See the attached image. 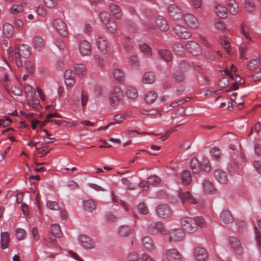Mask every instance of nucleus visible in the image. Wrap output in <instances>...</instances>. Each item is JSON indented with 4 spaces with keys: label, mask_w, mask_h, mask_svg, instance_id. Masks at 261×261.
<instances>
[{
    "label": "nucleus",
    "mask_w": 261,
    "mask_h": 261,
    "mask_svg": "<svg viewBox=\"0 0 261 261\" xmlns=\"http://www.w3.org/2000/svg\"><path fill=\"white\" fill-rule=\"evenodd\" d=\"M30 47L26 44H21L16 47L15 50L10 48L8 50V58L10 62L15 61L16 65L19 67L22 65L21 57L28 58L30 55Z\"/></svg>",
    "instance_id": "1"
},
{
    "label": "nucleus",
    "mask_w": 261,
    "mask_h": 261,
    "mask_svg": "<svg viewBox=\"0 0 261 261\" xmlns=\"http://www.w3.org/2000/svg\"><path fill=\"white\" fill-rule=\"evenodd\" d=\"M181 224L183 229L190 233L196 232L198 227L204 228L206 226L204 219L201 217H196L193 218L184 217L181 220Z\"/></svg>",
    "instance_id": "2"
},
{
    "label": "nucleus",
    "mask_w": 261,
    "mask_h": 261,
    "mask_svg": "<svg viewBox=\"0 0 261 261\" xmlns=\"http://www.w3.org/2000/svg\"><path fill=\"white\" fill-rule=\"evenodd\" d=\"M51 234L45 239V243L47 246L51 247H54L57 244V240L56 238H60L62 237L61 230L59 225L57 224H53L51 225Z\"/></svg>",
    "instance_id": "3"
},
{
    "label": "nucleus",
    "mask_w": 261,
    "mask_h": 261,
    "mask_svg": "<svg viewBox=\"0 0 261 261\" xmlns=\"http://www.w3.org/2000/svg\"><path fill=\"white\" fill-rule=\"evenodd\" d=\"M24 90L27 96L31 97L28 100V105L37 110L41 108L42 107L39 103V100L37 99H34L33 97L36 95L34 89L30 85H25L24 86Z\"/></svg>",
    "instance_id": "4"
},
{
    "label": "nucleus",
    "mask_w": 261,
    "mask_h": 261,
    "mask_svg": "<svg viewBox=\"0 0 261 261\" xmlns=\"http://www.w3.org/2000/svg\"><path fill=\"white\" fill-rule=\"evenodd\" d=\"M110 96V101L111 105H117L123 97V93L121 89L117 87H114Z\"/></svg>",
    "instance_id": "5"
},
{
    "label": "nucleus",
    "mask_w": 261,
    "mask_h": 261,
    "mask_svg": "<svg viewBox=\"0 0 261 261\" xmlns=\"http://www.w3.org/2000/svg\"><path fill=\"white\" fill-rule=\"evenodd\" d=\"M54 28L59 32V33L64 37L68 35V32L66 24L61 19H57L55 20Z\"/></svg>",
    "instance_id": "6"
},
{
    "label": "nucleus",
    "mask_w": 261,
    "mask_h": 261,
    "mask_svg": "<svg viewBox=\"0 0 261 261\" xmlns=\"http://www.w3.org/2000/svg\"><path fill=\"white\" fill-rule=\"evenodd\" d=\"M78 240L80 244L85 249H91L95 247L93 241L86 235H80L78 237Z\"/></svg>",
    "instance_id": "7"
},
{
    "label": "nucleus",
    "mask_w": 261,
    "mask_h": 261,
    "mask_svg": "<svg viewBox=\"0 0 261 261\" xmlns=\"http://www.w3.org/2000/svg\"><path fill=\"white\" fill-rule=\"evenodd\" d=\"M168 11L170 16L175 20H179L182 18L180 9L174 4H171L169 6Z\"/></svg>",
    "instance_id": "8"
},
{
    "label": "nucleus",
    "mask_w": 261,
    "mask_h": 261,
    "mask_svg": "<svg viewBox=\"0 0 261 261\" xmlns=\"http://www.w3.org/2000/svg\"><path fill=\"white\" fill-rule=\"evenodd\" d=\"M174 33L180 38L187 39L191 36L188 29L183 25L176 24L174 27Z\"/></svg>",
    "instance_id": "9"
},
{
    "label": "nucleus",
    "mask_w": 261,
    "mask_h": 261,
    "mask_svg": "<svg viewBox=\"0 0 261 261\" xmlns=\"http://www.w3.org/2000/svg\"><path fill=\"white\" fill-rule=\"evenodd\" d=\"M170 242H179L182 241L185 237L183 230L181 228L172 229L169 232Z\"/></svg>",
    "instance_id": "10"
},
{
    "label": "nucleus",
    "mask_w": 261,
    "mask_h": 261,
    "mask_svg": "<svg viewBox=\"0 0 261 261\" xmlns=\"http://www.w3.org/2000/svg\"><path fill=\"white\" fill-rule=\"evenodd\" d=\"M186 46L191 54L194 56H200L202 55V50L200 45L196 42L193 41H189L187 42Z\"/></svg>",
    "instance_id": "11"
},
{
    "label": "nucleus",
    "mask_w": 261,
    "mask_h": 261,
    "mask_svg": "<svg viewBox=\"0 0 261 261\" xmlns=\"http://www.w3.org/2000/svg\"><path fill=\"white\" fill-rule=\"evenodd\" d=\"M166 258L168 261H181L179 252L175 249H170L166 251Z\"/></svg>",
    "instance_id": "12"
},
{
    "label": "nucleus",
    "mask_w": 261,
    "mask_h": 261,
    "mask_svg": "<svg viewBox=\"0 0 261 261\" xmlns=\"http://www.w3.org/2000/svg\"><path fill=\"white\" fill-rule=\"evenodd\" d=\"M179 197L182 202L188 201L191 204H195L197 203V200L192 194L188 191L180 192Z\"/></svg>",
    "instance_id": "13"
},
{
    "label": "nucleus",
    "mask_w": 261,
    "mask_h": 261,
    "mask_svg": "<svg viewBox=\"0 0 261 261\" xmlns=\"http://www.w3.org/2000/svg\"><path fill=\"white\" fill-rule=\"evenodd\" d=\"M79 51L83 56H88L91 53V46L90 43L87 40L81 41L79 45Z\"/></svg>",
    "instance_id": "14"
},
{
    "label": "nucleus",
    "mask_w": 261,
    "mask_h": 261,
    "mask_svg": "<svg viewBox=\"0 0 261 261\" xmlns=\"http://www.w3.org/2000/svg\"><path fill=\"white\" fill-rule=\"evenodd\" d=\"M215 179L222 184H225L227 182L228 178L225 172L221 169H216L214 172Z\"/></svg>",
    "instance_id": "15"
},
{
    "label": "nucleus",
    "mask_w": 261,
    "mask_h": 261,
    "mask_svg": "<svg viewBox=\"0 0 261 261\" xmlns=\"http://www.w3.org/2000/svg\"><path fill=\"white\" fill-rule=\"evenodd\" d=\"M184 19L187 25L190 28L196 29L199 27V22L196 17L192 14H187L185 15Z\"/></svg>",
    "instance_id": "16"
},
{
    "label": "nucleus",
    "mask_w": 261,
    "mask_h": 261,
    "mask_svg": "<svg viewBox=\"0 0 261 261\" xmlns=\"http://www.w3.org/2000/svg\"><path fill=\"white\" fill-rule=\"evenodd\" d=\"M194 255L198 261H205L208 258L207 253L202 247H196L195 249Z\"/></svg>",
    "instance_id": "17"
},
{
    "label": "nucleus",
    "mask_w": 261,
    "mask_h": 261,
    "mask_svg": "<svg viewBox=\"0 0 261 261\" xmlns=\"http://www.w3.org/2000/svg\"><path fill=\"white\" fill-rule=\"evenodd\" d=\"M156 213L160 217L165 218L171 215V211L168 205L166 204L159 205L156 208Z\"/></svg>",
    "instance_id": "18"
},
{
    "label": "nucleus",
    "mask_w": 261,
    "mask_h": 261,
    "mask_svg": "<svg viewBox=\"0 0 261 261\" xmlns=\"http://www.w3.org/2000/svg\"><path fill=\"white\" fill-rule=\"evenodd\" d=\"M109 9L113 17L116 19H120L122 16L121 7L115 3H111L109 5Z\"/></svg>",
    "instance_id": "19"
},
{
    "label": "nucleus",
    "mask_w": 261,
    "mask_h": 261,
    "mask_svg": "<svg viewBox=\"0 0 261 261\" xmlns=\"http://www.w3.org/2000/svg\"><path fill=\"white\" fill-rule=\"evenodd\" d=\"M96 44L99 50L103 53L107 52L108 43L106 37L104 35H100L96 39Z\"/></svg>",
    "instance_id": "20"
},
{
    "label": "nucleus",
    "mask_w": 261,
    "mask_h": 261,
    "mask_svg": "<svg viewBox=\"0 0 261 261\" xmlns=\"http://www.w3.org/2000/svg\"><path fill=\"white\" fill-rule=\"evenodd\" d=\"M155 81V74L153 72H145L142 77V82L144 84H152Z\"/></svg>",
    "instance_id": "21"
},
{
    "label": "nucleus",
    "mask_w": 261,
    "mask_h": 261,
    "mask_svg": "<svg viewBox=\"0 0 261 261\" xmlns=\"http://www.w3.org/2000/svg\"><path fill=\"white\" fill-rule=\"evenodd\" d=\"M220 220L225 224H229L233 222V217L230 211L223 210L220 215Z\"/></svg>",
    "instance_id": "22"
},
{
    "label": "nucleus",
    "mask_w": 261,
    "mask_h": 261,
    "mask_svg": "<svg viewBox=\"0 0 261 261\" xmlns=\"http://www.w3.org/2000/svg\"><path fill=\"white\" fill-rule=\"evenodd\" d=\"M214 12L216 15L220 18H225L227 17L226 8L222 4H217L214 7Z\"/></svg>",
    "instance_id": "23"
},
{
    "label": "nucleus",
    "mask_w": 261,
    "mask_h": 261,
    "mask_svg": "<svg viewBox=\"0 0 261 261\" xmlns=\"http://www.w3.org/2000/svg\"><path fill=\"white\" fill-rule=\"evenodd\" d=\"M156 23L161 31H167L169 29V25L167 20L162 16H159L156 18Z\"/></svg>",
    "instance_id": "24"
},
{
    "label": "nucleus",
    "mask_w": 261,
    "mask_h": 261,
    "mask_svg": "<svg viewBox=\"0 0 261 261\" xmlns=\"http://www.w3.org/2000/svg\"><path fill=\"white\" fill-rule=\"evenodd\" d=\"M96 202L93 199H89L83 202V208L87 211L92 212L96 209Z\"/></svg>",
    "instance_id": "25"
},
{
    "label": "nucleus",
    "mask_w": 261,
    "mask_h": 261,
    "mask_svg": "<svg viewBox=\"0 0 261 261\" xmlns=\"http://www.w3.org/2000/svg\"><path fill=\"white\" fill-rule=\"evenodd\" d=\"M46 119L43 121H40L37 120H34L32 121V127L33 129H35L37 126H38L40 128H42L44 126L47 121H49V119L53 117H57L58 118H62L61 115H46Z\"/></svg>",
    "instance_id": "26"
},
{
    "label": "nucleus",
    "mask_w": 261,
    "mask_h": 261,
    "mask_svg": "<svg viewBox=\"0 0 261 261\" xmlns=\"http://www.w3.org/2000/svg\"><path fill=\"white\" fill-rule=\"evenodd\" d=\"M142 246L144 248L148 251H151L154 249L153 241L150 237L145 236L142 239Z\"/></svg>",
    "instance_id": "27"
},
{
    "label": "nucleus",
    "mask_w": 261,
    "mask_h": 261,
    "mask_svg": "<svg viewBox=\"0 0 261 261\" xmlns=\"http://www.w3.org/2000/svg\"><path fill=\"white\" fill-rule=\"evenodd\" d=\"M202 185L204 191L210 195L214 194L217 190L210 180H204L203 181Z\"/></svg>",
    "instance_id": "28"
},
{
    "label": "nucleus",
    "mask_w": 261,
    "mask_h": 261,
    "mask_svg": "<svg viewBox=\"0 0 261 261\" xmlns=\"http://www.w3.org/2000/svg\"><path fill=\"white\" fill-rule=\"evenodd\" d=\"M190 167L193 173L197 174L201 171L200 162L195 158H192L190 162Z\"/></svg>",
    "instance_id": "29"
},
{
    "label": "nucleus",
    "mask_w": 261,
    "mask_h": 261,
    "mask_svg": "<svg viewBox=\"0 0 261 261\" xmlns=\"http://www.w3.org/2000/svg\"><path fill=\"white\" fill-rule=\"evenodd\" d=\"M25 6L26 4L25 3H21V4H14L12 6L10 12L11 14L14 15L21 13L23 11Z\"/></svg>",
    "instance_id": "30"
},
{
    "label": "nucleus",
    "mask_w": 261,
    "mask_h": 261,
    "mask_svg": "<svg viewBox=\"0 0 261 261\" xmlns=\"http://www.w3.org/2000/svg\"><path fill=\"white\" fill-rule=\"evenodd\" d=\"M226 3L230 13L235 15L238 12L239 7L234 0H227Z\"/></svg>",
    "instance_id": "31"
},
{
    "label": "nucleus",
    "mask_w": 261,
    "mask_h": 261,
    "mask_svg": "<svg viewBox=\"0 0 261 261\" xmlns=\"http://www.w3.org/2000/svg\"><path fill=\"white\" fill-rule=\"evenodd\" d=\"M159 54L161 58L167 62H169L172 60V54L166 49H162L159 50Z\"/></svg>",
    "instance_id": "32"
},
{
    "label": "nucleus",
    "mask_w": 261,
    "mask_h": 261,
    "mask_svg": "<svg viewBox=\"0 0 261 261\" xmlns=\"http://www.w3.org/2000/svg\"><path fill=\"white\" fill-rule=\"evenodd\" d=\"M230 243L233 246L234 249L237 251V253L240 254L242 250V246L241 245L240 241L238 239L234 237H231L230 238Z\"/></svg>",
    "instance_id": "33"
},
{
    "label": "nucleus",
    "mask_w": 261,
    "mask_h": 261,
    "mask_svg": "<svg viewBox=\"0 0 261 261\" xmlns=\"http://www.w3.org/2000/svg\"><path fill=\"white\" fill-rule=\"evenodd\" d=\"M261 220H258L255 227V240L258 246L261 248Z\"/></svg>",
    "instance_id": "34"
},
{
    "label": "nucleus",
    "mask_w": 261,
    "mask_h": 261,
    "mask_svg": "<svg viewBox=\"0 0 261 261\" xmlns=\"http://www.w3.org/2000/svg\"><path fill=\"white\" fill-rule=\"evenodd\" d=\"M14 29L12 24L8 23L4 24L3 26V32L6 37L9 38L11 37L14 33Z\"/></svg>",
    "instance_id": "35"
},
{
    "label": "nucleus",
    "mask_w": 261,
    "mask_h": 261,
    "mask_svg": "<svg viewBox=\"0 0 261 261\" xmlns=\"http://www.w3.org/2000/svg\"><path fill=\"white\" fill-rule=\"evenodd\" d=\"M113 75L116 79L118 82L121 84H122L124 82V74L123 71L119 69H115L113 71Z\"/></svg>",
    "instance_id": "36"
},
{
    "label": "nucleus",
    "mask_w": 261,
    "mask_h": 261,
    "mask_svg": "<svg viewBox=\"0 0 261 261\" xmlns=\"http://www.w3.org/2000/svg\"><path fill=\"white\" fill-rule=\"evenodd\" d=\"M180 178L185 184H188L191 181V175L190 171L185 170L180 174Z\"/></svg>",
    "instance_id": "37"
},
{
    "label": "nucleus",
    "mask_w": 261,
    "mask_h": 261,
    "mask_svg": "<svg viewBox=\"0 0 261 261\" xmlns=\"http://www.w3.org/2000/svg\"><path fill=\"white\" fill-rule=\"evenodd\" d=\"M10 236L8 232H4L1 234V245L3 249L8 247L9 243Z\"/></svg>",
    "instance_id": "38"
},
{
    "label": "nucleus",
    "mask_w": 261,
    "mask_h": 261,
    "mask_svg": "<svg viewBox=\"0 0 261 261\" xmlns=\"http://www.w3.org/2000/svg\"><path fill=\"white\" fill-rule=\"evenodd\" d=\"M158 97V94L156 92L153 91H150L148 92L145 96V101L149 103H151L154 101Z\"/></svg>",
    "instance_id": "39"
},
{
    "label": "nucleus",
    "mask_w": 261,
    "mask_h": 261,
    "mask_svg": "<svg viewBox=\"0 0 261 261\" xmlns=\"http://www.w3.org/2000/svg\"><path fill=\"white\" fill-rule=\"evenodd\" d=\"M33 46L35 48H41L44 46V39L40 36H36L33 39Z\"/></svg>",
    "instance_id": "40"
},
{
    "label": "nucleus",
    "mask_w": 261,
    "mask_h": 261,
    "mask_svg": "<svg viewBox=\"0 0 261 261\" xmlns=\"http://www.w3.org/2000/svg\"><path fill=\"white\" fill-rule=\"evenodd\" d=\"M125 119V115H114V122L110 123L109 125L107 126H105L103 127H100L99 128V130L100 129H106L108 127V126L113 124H119L122 122H123Z\"/></svg>",
    "instance_id": "41"
},
{
    "label": "nucleus",
    "mask_w": 261,
    "mask_h": 261,
    "mask_svg": "<svg viewBox=\"0 0 261 261\" xmlns=\"http://www.w3.org/2000/svg\"><path fill=\"white\" fill-rule=\"evenodd\" d=\"M126 94L129 98L132 99L136 98L138 96V92L136 89L133 87H127Z\"/></svg>",
    "instance_id": "42"
},
{
    "label": "nucleus",
    "mask_w": 261,
    "mask_h": 261,
    "mask_svg": "<svg viewBox=\"0 0 261 261\" xmlns=\"http://www.w3.org/2000/svg\"><path fill=\"white\" fill-rule=\"evenodd\" d=\"M99 18L100 21L105 24L113 19L111 17L110 14L106 11H103L100 13L99 15Z\"/></svg>",
    "instance_id": "43"
},
{
    "label": "nucleus",
    "mask_w": 261,
    "mask_h": 261,
    "mask_svg": "<svg viewBox=\"0 0 261 261\" xmlns=\"http://www.w3.org/2000/svg\"><path fill=\"white\" fill-rule=\"evenodd\" d=\"M130 232V228L128 226L123 225L119 228V233L122 237H127Z\"/></svg>",
    "instance_id": "44"
},
{
    "label": "nucleus",
    "mask_w": 261,
    "mask_h": 261,
    "mask_svg": "<svg viewBox=\"0 0 261 261\" xmlns=\"http://www.w3.org/2000/svg\"><path fill=\"white\" fill-rule=\"evenodd\" d=\"M74 70L76 73L80 75H84L86 73V66L83 64H76L74 66Z\"/></svg>",
    "instance_id": "45"
},
{
    "label": "nucleus",
    "mask_w": 261,
    "mask_h": 261,
    "mask_svg": "<svg viewBox=\"0 0 261 261\" xmlns=\"http://www.w3.org/2000/svg\"><path fill=\"white\" fill-rule=\"evenodd\" d=\"M105 25L108 31L111 33H114L117 30V25L113 19H112L111 21H110V22H109L108 23H106Z\"/></svg>",
    "instance_id": "46"
},
{
    "label": "nucleus",
    "mask_w": 261,
    "mask_h": 261,
    "mask_svg": "<svg viewBox=\"0 0 261 261\" xmlns=\"http://www.w3.org/2000/svg\"><path fill=\"white\" fill-rule=\"evenodd\" d=\"M220 43L221 45L224 48L227 53H229L231 50L229 42L227 40L225 37L220 38Z\"/></svg>",
    "instance_id": "47"
},
{
    "label": "nucleus",
    "mask_w": 261,
    "mask_h": 261,
    "mask_svg": "<svg viewBox=\"0 0 261 261\" xmlns=\"http://www.w3.org/2000/svg\"><path fill=\"white\" fill-rule=\"evenodd\" d=\"M137 208L139 212L143 215H146L149 212L147 206L143 202L140 203L137 206Z\"/></svg>",
    "instance_id": "48"
},
{
    "label": "nucleus",
    "mask_w": 261,
    "mask_h": 261,
    "mask_svg": "<svg viewBox=\"0 0 261 261\" xmlns=\"http://www.w3.org/2000/svg\"><path fill=\"white\" fill-rule=\"evenodd\" d=\"M245 8L248 12L251 13L255 10V5L253 0H245Z\"/></svg>",
    "instance_id": "49"
},
{
    "label": "nucleus",
    "mask_w": 261,
    "mask_h": 261,
    "mask_svg": "<svg viewBox=\"0 0 261 261\" xmlns=\"http://www.w3.org/2000/svg\"><path fill=\"white\" fill-rule=\"evenodd\" d=\"M127 261H142L139 255L135 252H132L127 256Z\"/></svg>",
    "instance_id": "50"
},
{
    "label": "nucleus",
    "mask_w": 261,
    "mask_h": 261,
    "mask_svg": "<svg viewBox=\"0 0 261 261\" xmlns=\"http://www.w3.org/2000/svg\"><path fill=\"white\" fill-rule=\"evenodd\" d=\"M139 47L141 50V51L144 54L147 55H151V49L148 45L146 44H140L139 45Z\"/></svg>",
    "instance_id": "51"
},
{
    "label": "nucleus",
    "mask_w": 261,
    "mask_h": 261,
    "mask_svg": "<svg viewBox=\"0 0 261 261\" xmlns=\"http://www.w3.org/2000/svg\"><path fill=\"white\" fill-rule=\"evenodd\" d=\"M46 206L49 209L53 211L59 210V206L58 205V204L55 201H53L50 200L47 201Z\"/></svg>",
    "instance_id": "52"
},
{
    "label": "nucleus",
    "mask_w": 261,
    "mask_h": 261,
    "mask_svg": "<svg viewBox=\"0 0 261 261\" xmlns=\"http://www.w3.org/2000/svg\"><path fill=\"white\" fill-rule=\"evenodd\" d=\"M174 51L178 54H181L184 51V47L183 45L180 43H175L173 47Z\"/></svg>",
    "instance_id": "53"
},
{
    "label": "nucleus",
    "mask_w": 261,
    "mask_h": 261,
    "mask_svg": "<svg viewBox=\"0 0 261 261\" xmlns=\"http://www.w3.org/2000/svg\"><path fill=\"white\" fill-rule=\"evenodd\" d=\"M212 156L215 160H218L221 156V152L220 149L217 147H214L212 149L211 151Z\"/></svg>",
    "instance_id": "54"
},
{
    "label": "nucleus",
    "mask_w": 261,
    "mask_h": 261,
    "mask_svg": "<svg viewBox=\"0 0 261 261\" xmlns=\"http://www.w3.org/2000/svg\"><path fill=\"white\" fill-rule=\"evenodd\" d=\"M148 182L150 185H158L159 184L161 180L159 177L156 175H152L148 177Z\"/></svg>",
    "instance_id": "55"
},
{
    "label": "nucleus",
    "mask_w": 261,
    "mask_h": 261,
    "mask_svg": "<svg viewBox=\"0 0 261 261\" xmlns=\"http://www.w3.org/2000/svg\"><path fill=\"white\" fill-rule=\"evenodd\" d=\"M26 234L25 231L22 228H17L16 230V236L18 240H22Z\"/></svg>",
    "instance_id": "56"
},
{
    "label": "nucleus",
    "mask_w": 261,
    "mask_h": 261,
    "mask_svg": "<svg viewBox=\"0 0 261 261\" xmlns=\"http://www.w3.org/2000/svg\"><path fill=\"white\" fill-rule=\"evenodd\" d=\"M203 166V169L205 172H208L211 170V167L210 165L209 161L207 158H203L202 161L201 166Z\"/></svg>",
    "instance_id": "57"
},
{
    "label": "nucleus",
    "mask_w": 261,
    "mask_h": 261,
    "mask_svg": "<svg viewBox=\"0 0 261 261\" xmlns=\"http://www.w3.org/2000/svg\"><path fill=\"white\" fill-rule=\"evenodd\" d=\"M154 226H156L157 228V232L158 231L161 232L162 234H167V230L165 229L164 225L162 224V223L160 222H158L154 225Z\"/></svg>",
    "instance_id": "58"
},
{
    "label": "nucleus",
    "mask_w": 261,
    "mask_h": 261,
    "mask_svg": "<svg viewBox=\"0 0 261 261\" xmlns=\"http://www.w3.org/2000/svg\"><path fill=\"white\" fill-rule=\"evenodd\" d=\"M88 100V95L87 92L83 90L81 93V104L82 106H85Z\"/></svg>",
    "instance_id": "59"
},
{
    "label": "nucleus",
    "mask_w": 261,
    "mask_h": 261,
    "mask_svg": "<svg viewBox=\"0 0 261 261\" xmlns=\"http://www.w3.org/2000/svg\"><path fill=\"white\" fill-rule=\"evenodd\" d=\"M216 28L220 31H223L225 29L226 26L223 21L219 19H217L215 21Z\"/></svg>",
    "instance_id": "60"
},
{
    "label": "nucleus",
    "mask_w": 261,
    "mask_h": 261,
    "mask_svg": "<svg viewBox=\"0 0 261 261\" xmlns=\"http://www.w3.org/2000/svg\"><path fill=\"white\" fill-rule=\"evenodd\" d=\"M24 66L26 70L31 74L33 73L34 68L33 63L31 61H27L24 63Z\"/></svg>",
    "instance_id": "61"
},
{
    "label": "nucleus",
    "mask_w": 261,
    "mask_h": 261,
    "mask_svg": "<svg viewBox=\"0 0 261 261\" xmlns=\"http://www.w3.org/2000/svg\"><path fill=\"white\" fill-rule=\"evenodd\" d=\"M11 91L13 94L17 96H20L22 94L21 90L16 85L11 86Z\"/></svg>",
    "instance_id": "62"
},
{
    "label": "nucleus",
    "mask_w": 261,
    "mask_h": 261,
    "mask_svg": "<svg viewBox=\"0 0 261 261\" xmlns=\"http://www.w3.org/2000/svg\"><path fill=\"white\" fill-rule=\"evenodd\" d=\"M124 23L125 25L129 27V31H133L135 30L136 24L130 20H125Z\"/></svg>",
    "instance_id": "63"
},
{
    "label": "nucleus",
    "mask_w": 261,
    "mask_h": 261,
    "mask_svg": "<svg viewBox=\"0 0 261 261\" xmlns=\"http://www.w3.org/2000/svg\"><path fill=\"white\" fill-rule=\"evenodd\" d=\"M129 63L133 66H137L139 65L138 57L136 56L132 55L129 58Z\"/></svg>",
    "instance_id": "64"
}]
</instances>
